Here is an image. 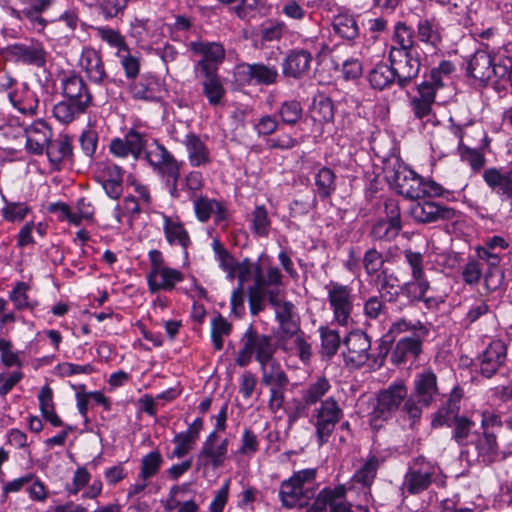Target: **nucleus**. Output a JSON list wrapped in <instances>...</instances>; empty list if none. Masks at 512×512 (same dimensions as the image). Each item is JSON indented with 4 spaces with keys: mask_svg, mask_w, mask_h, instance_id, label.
<instances>
[{
    "mask_svg": "<svg viewBox=\"0 0 512 512\" xmlns=\"http://www.w3.org/2000/svg\"><path fill=\"white\" fill-rule=\"evenodd\" d=\"M271 220L268 211L264 205H256L251 213L252 233L258 237L266 238L269 236Z\"/></svg>",
    "mask_w": 512,
    "mask_h": 512,
    "instance_id": "obj_51",
    "label": "nucleus"
},
{
    "mask_svg": "<svg viewBox=\"0 0 512 512\" xmlns=\"http://www.w3.org/2000/svg\"><path fill=\"white\" fill-rule=\"evenodd\" d=\"M464 389L456 384L431 414V429H451V440L464 448L472 447L475 452L474 461L483 466H492L503 461L508 454L500 449L498 436L494 432H481L476 429L475 421L461 413V401ZM461 455L469 457V449L462 450Z\"/></svg>",
    "mask_w": 512,
    "mask_h": 512,
    "instance_id": "obj_1",
    "label": "nucleus"
},
{
    "mask_svg": "<svg viewBox=\"0 0 512 512\" xmlns=\"http://www.w3.org/2000/svg\"><path fill=\"white\" fill-rule=\"evenodd\" d=\"M283 277L277 266L269 265L264 274L262 265L255 267V279L252 285L247 288L249 310L252 316H257L265 310V292L264 288L281 284Z\"/></svg>",
    "mask_w": 512,
    "mask_h": 512,
    "instance_id": "obj_10",
    "label": "nucleus"
},
{
    "mask_svg": "<svg viewBox=\"0 0 512 512\" xmlns=\"http://www.w3.org/2000/svg\"><path fill=\"white\" fill-rule=\"evenodd\" d=\"M418 224H432L458 220L461 213L453 207L433 200L423 199L413 203L409 212Z\"/></svg>",
    "mask_w": 512,
    "mask_h": 512,
    "instance_id": "obj_14",
    "label": "nucleus"
},
{
    "mask_svg": "<svg viewBox=\"0 0 512 512\" xmlns=\"http://www.w3.org/2000/svg\"><path fill=\"white\" fill-rule=\"evenodd\" d=\"M233 326L232 324L222 316V314L218 313L211 320V330L210 337L211 342L215 350L221 351L224 347V336H229L232 332Z\"/></svg>",
    "mask_w": 512,
    "mask_h": 512,
    "instance_id": "obj_48",
    "label": "nucleus"
},
{
    "mask_svg": "<svg viewBox=\"0 0 512 512\" xmlns=\"http://www.w3.org/2000/svg\"><path fill=\"white\" fill-rule=\"evenodd\" d=\"M318 331L321 340V355L324 359L331 360L340 348V334L327 326H320Z\"/></svg>",
    "mask_w": 512,
    "mask_h": 512,
    "instance_id": "obj_45",
    "label": "nucleus"
},
{
    "mask_svg": "<svg viewBox=\"0 0 512 512\" xmlns=\"http://www.w3.org/2000/svg\"><path fill=\"white\" fill-rule=\"evenodd\" d=\"M190 49L201 58L194 64V72L219 71L225 60L226 51L222 43L210 41H193Z\"/></svg>",
    "mask_w": 512,
    "mask_h": 512,
    "instance_id": "obj_17",
    "label": "nucleus"
},
{
    "mask_svg": "<svg viewBox=\"0 0 512 512\" xmlns=\"http://www.w3.org/2000/svg\"><path fill=\"white\" fill-rule=\"evenodd\" d=\"M408 398V388L403 380L391 382L386 388L378 392L376 404L371 412L372 420L387 421L398 412L399 416L405 421L402 408Z\"/></svg>",
    "mask_w": 512,
    "mask_h": 512,
    "instance_id": "obj_8",
    "label": "nucleus"
},
{
    "mask_svg": "<svg viewBox=\"0 0 512 512\" xmlns=\"http://www.w3.org/2000/svg\"><path fill=\"white\" fill-rule=\"evenodd\" d=\"M457 150L461 160L467 162L474 172H478L484 167L486 159L483 152L480 150L471 148L467 145H464Z\"/></svg>",
    "mask_w": 512,
    "mask_h": 512,
    "instance_id": "obj_64",
    "label": "nucleus"
},
{
    "mask_svg": "<svg viewBox=\"0 0 512 512\" xmlns=\"http://www.w3.org/2000/svg\"><path fill=\"white\" fill-rule=\"evenodd\" d=\"M405 262L411 270L414 280H428L424 272V257L420 252L405 249L403 251Z\"/></svg>",
    "mask_w": 512,
    "mask_h": 512,
    "instance_id": "obj_61",
    "label": "nucleus"
},
{
    "mask_svg": "<svg viewBox=\"0 0 512 512\" xmlns=\"http://www.w3.org/2000/svg\"><path fill=\"white\" fill-rule=\"evenodd\" d=\"M155 150L147 152L146 158L150 166L166 181L180 179L182 161H178L174 155L161 143L155 141Z\"/></svg>",
    "mask_w": 512,
    "mask_h": 512,
    "instance_id": "obj_18",
    "label": "nucleus"
},
{
    "mask_svg": "<svg viewBox=\"0 0 512 512\" xmlns=\"http://www.w3.org/2000/svg\"><path fill=\"white\" fill-rule=\"evenodd\" d=\"M337 176L335 172L327 167L322 166L314 176L315 194L317 199L325 201L330 199L337 190Z\"/></svg>",
    "mask_w": 512,
    "mask_h": 512,
    "instance_id": "obj_35",
    "label": "nucleus"
},
{
    "mask_svg": "<svg viewBox=\"0 0 512 512\" xmlns=\"http://www.w3.org/2000/svg\"><path fill=\"white\" fill-rule=\"evenodd\" d=\"M410 31L415 49L418 44H423L426 48L437 50L443 43L444 28L435 17H420L416 27L408 25L404 21H398L394 26L393 39H400L401 33Z\"/></svg>",
    "mask_w": 512,
    "mask_h": 512,
    "instance_id": "obj_7",
    "label": "nucleus"
},
{
    "mask_svg": "<svg viewBox=\"0 0 512 512\" xmlns=\"http://www.w3.org/2000/svg\"><path fill=\"white\" fill-rule=\"evenodd\" d=\"M96 30L102 41L106 42L110 47L117 49V54L130 51V47L126 42L125 37L119 30H115L108 26H101Z\"/></svg>",
    "mask_w": 512,
    "mask_h": 512,
    "instance_id": "obj_55",
    "label": "nucleus"
},
{
    "mask_svg": "<svg viewBox=\"0 0 512 512\" xmlns=\"http://www.w3.org/2000/svg\"><path fill=\"white\" fill-rule=\"evenodd\" d=\"M0 197L4 203V206L1 208V215L6 222H22L32 210L26 202L9 201L2 189Z\"/></svg>",
    "mask_w": 512,
    "mask_h": 512,
    "instance_id": "obj_41",
    "label": "nucleus"
},
{
    "mask_svg": "<svg viewBox=\"0 0 512 512\" xmlns=\"http://www.w3.org/2000/svg\"><path fill=\"white\" fill-rule=\"evenodd\" d=\"M172 443L175 445L174 449L167 454V458L172 460L174 458L181 459L187 456L195 446L196 442L178 432L174 435Z\"/></svg>",
    "mask_w": 512,
    "mask_h": 512,
    "instance_id": "obj_62",
    "label": "nucleus"
},
{
    "mask_svg": "<svg viewBox=\"0 0 512 512\" xmlns=\"http://www.w3.org/2000/svg\"><path fill=\"white\" fill-rule=\"evenodd\" d=\"M280 77L275 65L263 62H243L234 69L235 81L241 86H272L279 82Z\"/></svg>",
    "mask_w": 512,
    "mask_h": 512,
    "instance_id": "obj_12",
    "label": "nucleus"
},
{
    "mask_svg": "<svg viewBox=\"0 0 512 512\" xmlns=\"http://www.w3.org/2000/svg\"><path fill=\"white\" fill-rule=\"evenodd\" d=\"M304 496L305 495L301 487L291 481V477L281 483L279 498L283 507L291 509L297 505L300 508L306 506L307 502H300L301 498Z\"/></svg>",
    "mask_w": 512,
    "mask_h": 512,
    "instance_id": "obj_44",
    "label": "nucleus"
},
{
    "mask_svg": "<svg viewBox=\"0 0 512 512\" xmlns=\"http://www.w3.org/2000/svg\"><path fill=\"white\" fill-rule=\"evenodd\" d=\"M163 219V233L166 242L170 245H179L183 251L187 254L189 246L192 244L188 230L185 228L184 223L176 218L162 213Z\"/></svg>",
    "mask_w": 512,
    "mask_h": 512,
    "instance_id": "obj_32",
    "label": "nucleus"
},
{
    "mask_svg": "<svg viewBox=\"0 0 512 512\" xmlns=\"http://www.w3.org/2000/svg\"><path fill=\"white\" fill-rule=\"evenodd\" d=\"M316 441L319 447L328 443L336 425L343 417V410L334 397L322 401L314 411Z\"/></svg>",
    "mask_w": 512,
    "mask_h": 512,
    "instance_id": "obj_13",
    "label": "nucleus"
},
{
    "mask_svg": "<svg viewBox=\"0 0 512 512\" xmlns=\"http://www.w3.org/2000/svg\"><path fill=\"white\" fill-rule=\"evenodd\" d=\"M183 144L187 150L188 160L192 167L205 166L211 162L209 149L199 135L193 132L188 133Z\"/></svg>",
    "mask_w": 512,
    "mask_h": 512,
    "instance_id": "obj_34",
    "label": "nucleus"
},
{
    "mask_svg": "<svg viewBox=\"0 0 512 512\" xmlns=\"http://www.w3.org/2000/svg\"><path fill=\"white\" fill-rule=\"evenodd\" d=\"M196 79L200 81L202 94L211 106H218L226 95L223 79L219 71L194 72Z\"/></svg>",
    "mask_w": 512,
    "mask_h": 512,
    "instance_id": "obj_30",
    "label": "nucleus"
},
{
    "mask_svg": "<svg viewBox=\"0 0 512 512\" xmlns=\"http://www.w3.org/2000/svg\"><path fill=\"white\" fill-rule=\"evenodd\" d=\"M328 302L336 322L346 326L353 311L352 288L348 285L332 283V288L328 291Z\"/></svg>",
    "mask_w": 512,
    "mask_h": 512,
    "instance_id": "obj_19",
    "label": "nucleus"
},
{
    "mask_svg": "<svg viewBox=\"0 0 512 512\" xmlns=\"http://www.w3.org/2000/svg\"><path fill=\"white\" fill-rule=\"evenodd\" d=\"M494 89L498 92L512 87V58L501 53L496 54L494 63Z\"/></svg>",
    "mask_w": 512,
    "mask_h": 512,
    "instance_id": "obj_37",
    "label": "nucleus"
},
{
    "mask_svg": "<svg viewBox=\"0 0 512 512\" xmlns=\"http://www.w3.org/2000/svg\"><path fill=\"white\" fill-rule=\"evenodd\" d=\"M6 60L16 64L42 68L47 63V51L42 42L33 38L9 44L1 50Z\"/></svg>",
    "mask_w": 512,
    "mask_h": 512,
    "instance_id": "obj_11",
    "label": "nucleus"
},
{
    "mask_svg": "<svg viewBox=\"0 0 512 512\" xmlns=\"http://www.w3.org/2000/svg\"><path fill=\"white\" fill-rule=\"evenodd\" d=\"M275 115L280 124L290 127L295 126L303 117V107L300 101L296 99L285 100L280 103Z\"/></svg>",
    "mask_w": 512,
    "mask_h": 512,
    "instance_id": "obj_40",
    "label": "nucleus"
},
{
    "mask_svg": "<svg viewBox=\"0 0 512 512\" xmlns=\"http://www.w3.org/2000/svg\"><path fill=\"white\" fill-rule=\"evenodd\" d=\"M429 335H410L396 341L390 361L396 366H404L408 361H416L423 353V344Z\"/></svg>",
    "mask_w": 512,
    "mask_h": 512,
    "instance_id": "obj_22",
    "label": "nucleus"
},
{
    "mask_svg": "<svg viewBox=\"0 0 512 512\" xmlns=\"http://www.w3.org/2000/svg\"><path fill=\"white\" fill-rule=\"evenodd\" d=\"M241 343L242 347L235 358V363L239 367H247L253 357L259 365L269 364L276 359L278 345L274 338L271 335L259 333L253 324H250L243 333Z\"/></svg>",
    "mask_w": 512,
    "mask_h": 512,
    "instance_id": "obj_6",
    "label": "nucleus"
},
{
    "mask_svg": "<svg viewBox=\"0 0 512 512\" xmlns=\"http://www.w3.org/2000/svg\"><path fill=\"white\" fill-rule=\"evenodd\" d=\"M486 185L502 199L512 200V167L502 171L496 167L483 173Z\"/></svg>",
    "mask_w": 512,
    "mask_h": 512,
    "instance_id": "obj_31",
    "label": "nucleus"
},
{
    "mask_svg": "<svg viewBox=\"0 0 512 512\" xmlns=\"http://www.w3.org/2000/svg\"><path fill=\"white\" fill-rule=\"evenodd\" d=\"M8 98L12 106L22 114L33 115L37 111L39 100L34 92L27 90L24 97L19 98L16 91H10Z\"/></svg>",
    "mask_w": 512,
    "mask_h": 512,
    "instance_id": "obj_54",
    "label": "nucleus"
},
{
    "mask_svg": "<svg viewBox=\"0 0 512 512\" xmlns=\"http://www.w3.org/2000/svg\"><path fill=\"white\" fill-rule=\"evenodd\" d=\"M347 347V354H344L345 362L359 368L371 359L369 350L371 349V340L367 333L363 331L350 332L344 339Z\"/></svg>",
    "mask_w": 512,
    "mask_h": 512,
    "instance_id": "obj_23",
    "label": "nucleus"
},
{
    "mask_svg": "<svg viewBox=\"0 0 512 512\" xmlns=\"http://www.w3.org/2000/svg\"><path fill=\"white\" fill-rule=\"evenodd\" d=\"M146 134L130 128L123 138L115 137L110 141L109 152L117 158H127L129 155L138 159L146 146Z\"/></svg>",
    "mask_w": 512,
    "mask_h": 512,
    "instance_id": "obj_21",
    "label": "nucleus"
},
{
    "mask_svg": "<svg viewBox=\"0 0 512 512\" xmlns=\"http://www.w3.org/2000/svg\"><path fill=\"white\" fill-rule=\"evenodd\" d=\"M259 369L261 382L264 386L283 387L289 385V377L277 359L272 360L269 364L259 365Z\"/></svg>",
    "mask_w": 512,
    "mask_h": 512,
    "instance_id": "obj_38",
    "label": "nucleus"
},
{
    "mask_svg": "<svg viewBox=\"0 0 512 512\" xmlns=\"http://www.w3.org/2000/svg\"><path fill=\"white\" fill-rule=\"evenodd\" d=\"M331 24L334 34L350 45L355 44L360 36L357 15L349 9H339L338 13L333 16Z\"/></svg>",
    "mask_w": 512,
    "mask_h": 512,
    "instance_id": "obj_29",
    "label": "nucleus"
},
{
    "mask_svg": "<svg viewBox=\"0 0 512 512\" xmlns=\"http://www.w3.org/2000/svg\"><path fill=\"white\" fill-rule=\"evenodd\" d=\"M430 289L429 280H414L404 282L400 285V295L408 299L409 304L413 305L423 299V293Z\"/></svg>",
    "mask_w": 512,
    "mask_h": 512,
    "instance_id": "obj_53",
    "label": "nucleus"
},
{
    "mask_svg": "<svg viewBox=\"0 0 512 512\" xmlns=\"http://www.w3.org/2000/svg\"><path fill=\"white\" fill-rule=\"evenodd\" d=\"M386 262L384 255L375 247L368 248L362 258V266L367 276L381 273Z\"/></svg>",
    "mask_w": 512,
    "mask_h": 512,
    "instance_id": "obj_57",
    "label": "nucleus"
},
{
    "mask_svg": "<svg viewBox=\"0 0 512 512\" xmlns=\"http://www.w3.org/2000/svg\"><path fill=\"white\" fill-rule=\"evenodd\" d=\"M61 88L62 91L78 96L79 98L85 99L89 96V100H93V96L88 85L83 78L76 73H72L71 75L64 77L61 81Z\"/></svg>",
    "mask_w": 512,
    "mask_h": 512,
    "instance_id": "obj_52",
    "label": "nucleus"
},
{
    "mask_svg": "<svg viewBox=\"0 0 512 512\" xmlns=\"http://www.w3.org/2000/svg\"><path fill=\"white\" fill-rule=\"evenodd\" d=\"M483 277V268L479 260L472 258L462 267L461 278L466 285H478Z\"/></svg>",
    "mask_w": 512,
    "mask_h": 512,
    "instance_id": "obj_63",
    "label": "nucleus"
},
{
    "mask_svg": "<svg viewBox=\"0 0 512 512\" xmlns=\"http://www.w3.org/2000/svg\"><path fill=\"white\" fill-rule=\"evenodd\" d=\"M86 111L82 110V104L68 103L64 99L56 103L53 107V116L61 124L68 125L77 120Z\"/></svg>",
    "mask_w": 512,
    "mask_h": 512,
    "instance_id": "obj_47",
    "label": "nucleus"
},
{
    "mask_svg": "<svg viewBox=\"0 0 512 512\" xmlns=\"http://www.w3.org/2000/svg\"><path fill=\"white\" fill-rule=\"evenodd\" d=\"M409 398L404 403L402 412L405 422L411 430H417L421 424L423 409L431 407L439 395L438 377L432 369L416 373Z\"/></svg>",
    "mask_w": 512,
    "mask_h": 512,
    "instance_id": "obj_2",
    "label": "nucleus"
},
{
    "mask_svg": "<svg viewBox=\"0 0 512 512\" xmlns=\"http://www.w3.org/2000/svg\"><path fill=\"white\" fill-rule=\"evenodd\" d=\"M368 80L372 88L384 90L396 83L391 64L379 63L369 73Z\"/></svg>",
    "mask_w": 512,
    "mask_h": 512,
    "instance_id": "obj_42",
    "label": "nucleus"
},
{
    "mask_svg": "<svg viewBox=\"0 0 512 512\" xmlns=\"http://www.w3.org/2000/svg\"><path fill=\"white\" fill-rule=\"evenodd\" d=\"M80 66L91 83L103 86L112 82L106 72L101 53L94 48L86 47L82 50Z\"/></svg>",
    "mask_w": 512,
    "mask_h": 512,
    "instance_id": "obj_25",
    "label": "nucleus"
},
{
    "mask_svg": "<svg viewBox=\"0 0 512 512\" xmlns=\"http://www.w3.org/2000/svg\"><path fill=\"white\" fill-rule=\"evenodd\" d=\"M416 89L419 95L414 96L410 100V107L415 119L424 120L433 112L432 106L435 102L437 93H435L434 90L425 83H419Z\"/></svg>",
    "mask_w": 512,
    "mask_h": 512,
    "instance_id": "obj_33",
    "label": "nucleus"
},
{
    "mask_svg": "<svg viewBox=\"0 0 512 512\" xmlns=\"http://www.w3.org/2000/svg\"><path fill=\"white\" fill-rule=\"evenodd\" d=\"M437 466L424 456L413 459L412 466L404 476V487L410 495H418L426 491L434 481Z\"/></svg>",
    "mask_w": 512,
    "mask_h": 512,
    "instance_id": "obj_16",
    "label": "nucleus"
},
{
    "mask_svg": "<svg viewBox=\"0 0 512 512\" xmlns=\"http://www.w3.org/2000/svg\"><path fill=\"white\" fill-rule=\"evenodd\" d=\"M401 230L402 226H392L388 220L381 219L372 226L370 235L375 240L391 242L398 237Z\"/></svg>",
    "mask_w": 512,
    "mask_h": 512,
    "instance_id": "obj_58",
    "label": "nucleus"
},
{
    "mask_svg": "<svg viewBox=\"0 0 512 512\" xmlns=\"http://www.w3.org/2000/svg\"><path fill=\"white\" fill-rule=\"evenodd\" d=\"M149 270L145 275L148 292L152 295L160 292L178 291L188 294V290L178 287L185 280L183 271L166 264L165 256L158 249L148 251Z\"/></svg>",
    "mask_w": 512,
    "mask_h": 512,
    "instance_id": "obj_5",
    "label": "nucleus"
},
{
    "mask_svg": "<svg viewBox=\"0 0 512 512\" xmlns=\"http://www.w3.org/2000/svg\"><path fill=\"white\" fill-rule=\"evenodd\" d=\"M46 155L53 170L60 171L64 162L73 163L72 137L68 134H59L57 138L48 143Z\"/></svg>",
    "mask_w": 512,
    "mask_h": 512,
    "instance_id": "obj_27",
    "label": "nucleus"
},
{
    "mask_svg": "<svg viewBox=\"0 0 512 512\" xmlns=\"http://www.w3.org/2000/svg\"><path fill=\"white\" fill-rule=\"evenodd\" d=\"M330 51L329 45L318 38L303 41L302 47L289 49L281 61V76L288 80L302 81L309 77L313 59H320Z\"/></svg>",
    "mask_w": 512,
    "mask_h": 512,
    "instance_id": "obj_3",
    "label": "nucleus"
},
{
    "mask_svg": "<svg viewBox=\"0 0 512 512\" xmlns=\"http://www.w3.org/2000/svg\"><path fill=\"white\" fill-rule=\"evenodd\" d=\"M385 176L399 195L411 200L421 198L423 177L398 159L393 164L392 169H385Z\"/></svg>",
    "mask_w": 512,
    "mask_h": 512,
    "instance_id": "obj_9",
    "label": "nucleus"
},
{
    "mask_svg": "<svg viewBox=\"0 0 512 512\" xmlns=\"http://www.w3.org/2000/svg\"><path fill=\"white\" fill-rule=\"evenodd\" d=\"M407 332H411V335H429L430 329L421 320L411 321L403 317L394 321L386 334L395 339L396 335Z\"/></svg>",
    "mask_w": 512,
    "mask_h": 512,
    "instance_id": "obj_46",
    "label": "nucleus"
},
{
    "mask_svg": "<svg viewBox=\"0 0 512 512\" xmlns=\"http://www.w3.org/2000/svg\"><path fill=\"white\" fill-rule=\"evenodd\" d=\"M280 122L275 114H263L253 122V130L259 138H270L280 127Z\"/></svg>",
    "mask_w": 512,
    "mask_h": 512,
    "instance_id": "obj_56",
    "label": "nucleus"
},
{
    "mask_svg": "<svg viewBox=\"0 0 512 512\" xmlns=\"http://www.w3.org/2000/svg\"><path fill=\"white\" fill-rule=\"evenodd\" d=\"M30 285L24 281H17L11 291L8 294L9 300L13 303L15 310L23 311L27 310V307H31L29 301L28 291Z\"/></svg>",
    "mask_w": 512,
    "mask_h": 512,
    "instance_id": "obj_60",
    "label": "nucleus"
},
{
    "mask_svg": "<svg viewBox=\"0 0 512 512\" xmlns=\"http://www.w3.org/2000/svg\"><path fill=\"white\" fill-rule=\"evenodd\" d=\"M205 180L201 171L192 170L181 180V189L188 194V199L193 200L202 191Z\"/></svg>",
    "mask_w": 512,
    "mask_h": 512,
    "instance_id": "obj_59",
    "label": "nucleus"
},
{
    "mask_svg": "<svg viewBox=\"0 0 512 512\" xmlns=\"http://www.w3.org/2000/svg\"><path fill=\"white\" fill-rule=\"evenodd\" d=\"M379 281V297L388 303H396L400 296L399 278L394 273L384 269L377 275Z\"/></svg>",
    "mask_w": 512,
    "mask_h": 512,
    "instance_id": "obj_39",
    "label": "nucleus"
},
{
    "mask_svg": "<svg viewBox=\"0 0 512 512\" xmlns=\"http://www.w3.org/2000/svg\"><path fill=\"white\" fill-rule=\"evenodd\" d=\"M229 447L228 438L219 442V435L210 432L202 442L201 448L196 455V470L211 467L218 469L222 467L227 459Z\"/></svg>",
    "mask_w": 512,
    "mask_h": 512,
    "instance_id": "obj_15",
    "label": "nucleus"
},
{
    "mask_svg": "<svg viewBox=\"0 0 512 512\" xmlns=\"http://www.w3.org/2000/svg\"><path fill=\"white\" fill-rule=\"evenodd\" d=\"M456 70L455 64L450 60H442L438 66L432 67L428 72L423 74V80L435 93L444 88V79L449 78Z\"/></svg>",
    "mask_w": 512,
    "mask_h": 512,
    "instance_id": "obj_36",
    "label": "nucleus"
},
{
    "mask_svg": "<svg viewBox=\"0 0 512 512\" xmlns=\"http://www.w3.org/2000/svg\"><path fill=\"white\" fill-rule=\"evenodd\" d=\"M124 169L112 162L100 164L95 181L100 184L108 198L118 200L124 189Z\"/></svg>",
    "mask_w": 512,
    "mask_h": 512,
    "instance_id": "obj_20",
    "label": "nucleus"
},
{
    "mask_svg": "<svg viewBox=\"0 0 512 512\" xmlns=\"http://www.w3.org/2000/svg\"><path fill=\"white\" fill-rule=\"evenodd\" d=\"M507 358V345L501 339L492 340L485 350L477 357L480 374L485 378L493 377L502 367Z\"/></svg>",
    "mask_w": 512,
    "mask_h": 512,
    "instance_id": "obj_24",
    "label": "nucleus"
},
{
    "mask_svg": "<svg viewBox=\"0 0 512 512\" xmlns=\"http://www.w3.org/2000/svg\"><path fill=\"white\" fill-rule=\"evenodd\" d=\"M401 33L400 39H394L398 46H392L388 61L391 64L396 84L400 89L407 88L419 75L421 62L418 52L414 51L411 32Z\"/></svg>",
    "mask_w": 512,
    "mask_h": 512,
    "instance_id": "obj_4",
    "label": "nucleus"
},
{
    "mask_svg": "<svg viewBox=\"0 0 512 512\" xmlns=\"http://www.w3.org/2000/svg\"><path fill=\"white\" fill-rule=\"evenodd\" d=\"M379 467L378 457L375 455L369 456L365 463L355 471L352 481L360 484L363 488L370 489L376 479Z\"/></svg>",
    "mask_w": 512,
    "mask_h": 512,
    "instance_id": "obj_43",
    "label": "nucleus"
},
{
    "mask_svg": "<svg viewBox=\"0 0 512 512\" xmlns=\"http://www.w3.org/2000/svg\"><path fill=\"white\" fill-rule=\"evenodd\" d=\"M496 54L491 56L486 51H476L468 61L466 74L469 77L478 80L483 86H486L494 77V63Z\"/></svg>",
    "mask_w": 512,
    "mask_h": 512,
    "instance_id": "obj_28",
    "label": "nucleus"
},
{
    "mask_svg": "<svg viewBox=\"0 0 512 512\" xmlns=\"http://www.w3.org/2000/svg\"><path fill=\"white\" fill-rule=\"evenodd\" d=\"M128 92L134 100L157 102L162 98L163 85L157 76L148 73L131 80Z\"/></svg>",
    "mask_w": 512,
    "mask_h": 512,
    "instance_id": "obj_26",
    "label": "nucleus"
},
{
    "mask_svg": "<svg viewBox=\"0 0 512 512\" xmlns=\"http://www.w3.org/2000/svg\"><path fill=\"white\" fill-rule=\"evenodd\" d=\"M163 464V458L158 450H153L141 458L139 480H149L156 476Z\"/></svg>",
    "mask_w": 512,
    "mask_h": 512,
    "instance_id": "obj_50",
    "label": "nucleus"
},
{
    "mask_svg": "<svg viewBox=\"0 0 512 512\" xmlns=\"http://www.w3.org/2000/svg\"><path fill=\"white\" fill-rule=\"evenodd\" d=\"M331 385L326 377H319L302 392V402L305 407L315 405L330 390Z\"/></svg>",
    "mask_w": 512,
    "mask_h": 512,
    "instance_id": "obj_49",
    "label": "nucleus"
}]
</instances>
